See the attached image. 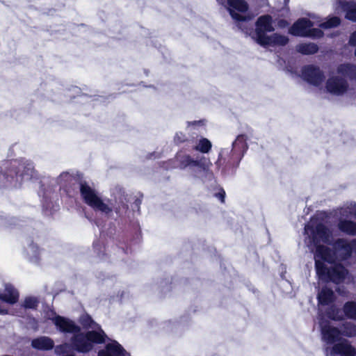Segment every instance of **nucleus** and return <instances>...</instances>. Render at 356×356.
<instances>
[{"label":"nucleus","mask_w":356,"mask_h":356,"mask_svg":"<svg viewBox=\"0 0 356 356\" xmlns=\"http://www.w3.org/2000/svg\"><path fill=\"white\" fill-rule=\"evenodd\" d=\"M175 140L177 142H183L185 140V136L182 133H177L175 136Z\"/></svg>","instance_id":"32"},{"label":"nucleus","mask_w":356,"mask_h":356,"mask_svg":"<svg viewBox=\"0 0 356 356\" xmlns=\"http://www.w3.org/2000/svg\"><path fill=\"white\" fill-rule=\"evenodd\" d=\"M98 356H130L116 341L108 343L104 349L98 353Z\"/></svg>","instance_id":"14"},{"label":"nucleus","mask_w":356,"mask_h":356,"mask_svg":"<svg viewBox=\"0 0 356 356\" xmlns=\"http://www.w3.org/2000/svg\"><path fill=\"white\" fill-rule=\"evenodd\" d=\"M343 334L350 337L356 335V326L351 323L345 325Z\"/></svg>","instance_id":"29"},{"label":"nucleus","mask_w":356,"mask_h":356,"mask_svg":"<svg viewBox=\"0 0 356 356\" xmlns=\"http://www.w3.org/2000/svg\"><path fill=\"white\" fill-rule=\"evenodd\" d=\"M176 159L179 163L180 168L197 167L200 172H203L209 178L212 177V172L210 170L212 163L209 159L202 156L200 159L195 160L191 156L186 154H179Z\"/></svg>","instance_id":"8"},{"label":"nucleus","mask_w":356,"mask_h":356,"mask_svg":"<svg viewBox=\"0 0 356 356\" xmlns=\"http://www.w3.org/2000/svg\"><path fill=\"white\" fill-rule=\"evenodd\" d=\"M288 42L289 38L286 36L278 33H273L268 35L261 46H284Z\"/></svg>","instance_id":"19"},{"label":"nucleus","mask_w":356,"mask_h":356,"mask_svg":"<svg viewBox=\"0 0 356 356\" xmlns=\"http://www.w3.org/2000/svg\"><path fill=\"white\" fill-rule=\"evenodd\" d=\"M31 346L33 348L38 350H48L53 348L54 343V341L48 337H40L32 340Z\"/></svg>","instance_id":"18"},{"label":"nucleus","mask_w":356,"mask_h":356,"mask_svg":"<svg viewBox=\"0 0 356 356\" xmlns=\"http://www.w3.org/2000/svg\"><path fill=\"white\" fill-rule=\"evenodd\" d=\"M18 298V291L10 284H6L4 289L0 291V300L8 304H15L17 302Z\"/></svg>","instance_id":"15"},{"label":"nucleus","mask_w":356,"mask_h":356,"mask_svg":"<svg viewBox=\"0 0 356 356\" xmlns=\"http://www.w3.org/2000/svg\"><path fill=\"white\" fill-rule=\"evenodd\" d=\"M334 299L333 291L327 288H323L318 294L319 317L326 316L330 319L339 320L341 312L334 305H331L327 311L324 307L329 306Z\"/></svg>","instance_id":"6"},{"label":"nucleus","mask_w":356,"mask_h":356,"mask_svg":"<svg viewBox=\"0 0 356 356\" xmlns=\"http://www.w3.org/2000/svg\"><path fill=\"white\" fill-rule=\"evenodd\" d=\"M305 242L312 251H314V259L317 275L323 281L335 283L350 282L344 264L352 253L356 256V238L337 239L334 245V252L321 243H330L333 239L331 230L316 219H312L305 227Z\"/></svg>","instance_id":"1"},{"label":"nucleus","mask_w":356,"mask_h":356,"mask_svg":"<svg viewBox=\"0 0 356 356\" xmlns=\"http://www.w3.org/2000/svg\"><path fill=\"white\" fill-rule=\"evenodd\" d=\"M67 347H68V346L67 343L57 346L55 348V353L58 355L65 353L67 351Z\"/></svg>","instance_id":"30"},{"label":"nucleus","mask_w":356,"mask_h":356,"mask_svg":"<svg viewBox=\"0 0 356 356\" xmlns=\"http://www.w3.org/2000/svg\"><path fill=\"white\" fill-rule=\"evenodd\" d=\"M211 147L212 145L210 140L206 138H201L194 147V149L198 152L205 154L208 153L211 150Z\"/></svg>","instance_id":"25"},{"label":"nucleus","mask_w":356,"mask_h":356,"mask_svg":"<svg viewBox=\"0 0 356 356\" xmlns=\"http://www.w3.org/2000/svg\"><path fill=\"white\" fill-rule=\"evenodd\" d=\"M8 314L7 309L0 306V314Z\"/></svg>","instance_id":"34"},{"label":"nucleus","mask_w":356,"mask_h":356,"mask_svg":"<svg viewBox=\"0 0 356 356\" xmlns=\"http://www.w3.org/2000/svg\"><path fill=\"white\" fill-rule=\"evenodd\" d=\"M349 43L353 46H356V31L352 34V35L350 38V40H349ZM355 54L356 56V49H355Z\"/></svg>","instance_id":"33"},{"label":"nucleus","mask_w":356,"mask_h":356,"mask_svg":"<svg viewBox=\"0 0 356 356\" xmlns=\"http://www.w3.org/2000/svg\"><path fill=\"white\" fill-rule=\"evenodd\" d=\"M343 310L347 317L356 319V302H348L345 304Z\"/></svg>","instance_id":"26"},{"label":"nucleus","mask_w":356,"mask_h":356,"mask_svg":"<svg viewBox=\"0 0 356 356\" xmlns=\"http://www.w3.org/2000/svg\"><path fill=\"white\" fill-rule=\"evenodd\" d=\"M207 122L204 120L188 122L187 130L193 134H202L206 131Z\"/></svg>","instance_id":"21"},{"label":"nucleus","mask_w":356,"mask_h":356,"mask_svg":"<svg viewBox=\"0 0 356 356\" xmlns=\"http://www.w3.org/2000/svg\"><path fill=\"white\" fill-rule=\"evenodd\" d=\"M227 8L228 9L232 17L237 21L250 20L252 16L243 15L238 13H243L248 10V6L243 0H227Z\"/></svg>","instance_id":"11"},{"label":"nucleus","mask_w":356,"mask_h":356,"mask_svg":"<svg viewBox=\"0 0 356 356\" xmlns=\"http://www.w3.org/2000/svg\"><path fill=\"white\" fill-rule=\"evenodd\" d=\"M70 177L68 173H63L60 175V178H68Z\"/></svg>","instance_id":"35"},{"label":"nucleus","mask_w":356,"mask_h":356,"mask_svg":"<svg viewBox=\"0 0 356 356\" xmlns=\"http://www.w3.org/2000/svg\"><path fill=\"white\" fill-rule=\"evenodd\" d=\"M302 76L305 81L316 86L321 85L325 79L323 72L313 65L305 67Z\"/></svg>","instance_id":"12"},{"label":"nucleus","mask_w":356,"mask_h":356,"mask_svg":"<svg viewBox=\"0 0 356 356\" xmlns=\"http://www.w3.org/2000/svg\"><path fill=\"white\" fill-rule=\"evenodd\" d=\"M311 18L312 21L306 18L298 19L291 27L289 33L296 36L320 38L323 35V32L317 29H312L313 26L318 25L323 29H329L337 26L340 23V19L337 17H332L323 23L314 15H312Z\"/></svg>","instance_id":"4"},{"label":"nucleus","mask_w":356,"mask_h":356,"mask_svg":"<svg viewBox=\"0 0 356 356\" xmlns=\"http://www.w3.org/2000/svg\"><path fill=\"white\" fill-rule=\"evenodd\" d=\"M38 304V300L36 298L32 296L26 297L23 301L22 306L26 309H35Z\"/></svg>","instance_id":"28"},{"label":"nucleus","mask_w":356,"mask_h":356,"mask_svg":"<svg viewBox=\"0 0 356 356\" xmlns=\"http://www.w3.org/2000/svg\"><path fill=\"white\" fill-rule=\"evenodd\" d=\"M348 89V83L347 81L340 76L332 75L325 83L326 92L333 95H343L347 92Z\"/></svg>","instance_id":"10"},{"label":"nucleus","mask_w":356,"mask_h":356,"mask_svg":"<svg viewBox=\"0 0 356 356\" xmlns=\"http://www.w3.org/2000/svg\"><path fill=\"white\" fill-rule=\"evenodd\" d=\"M325 316L319 317V325L321 327L322 340L327 345L334 343L340 335L339 330L332 326L330 322L325 319ZM325 352L327 356H333L340 355L342 356H355V349L350 346L346 340L342 341L330 347L329 346L325 348Z\"/></svg>","instance_id":"3"},{"label":"nucleus","mask_w":356,"mask_h":356,"mask_svg":"<svg viewBox=\"0 0 356 356\" xmlns=\"http://www.w3.org/2000/svg\"><path fill=\"white\" fill-rule=\"evenodd\" d=\"M28 259L33 263H38L42 257L43 251L35 243L29 244L24 250Z\"/></svg>","instance_id":"16"},{"label":"nucleus","mask_w":356,"mask_h":356,"mask_svg":"<svg viewBox=\"0 0 356 356\" xmlns=\"http://www.w3.org/2000/svg\"><path fill=\"white\" fill-rule=\"evenodd\" d=\"M339 218H355L356 219V204L349 203L344 204L342 207L338 209Z\"/></svg>","instance_id":"20"},{"label":"nucleus","mask_w":356,"mask_h":356,"mask_svg":"<svg viewBox=\"0 0 356 356\" xmlns=\"http://www.w3.org/2000/svg\"><path fill=\"white\" fill-rule=\"evenodd\" d=\"M337 72L342 76L356 79V67L350 64H343L338 67Z\"/></svg>","instance_id":"22"},{"label":"nucleus","mask_w":356,"mask_h":356,"mask_svg":"<svg viewBox=\"0 0 356 356\" xmlns=\"http://www.w3.org/2000/svg\"><path fill=\"white\" fill-rule=\"evenodd\" d=\"M83 326L86 328H90L92 330H98V327H101L88 316H83L81 318Z\"/></svg>","instance_id":"27"},{"label":"nucleus","mask_w":356,"mask_h":356,"mask_svg":"<svg viewBox=\"0 0 356 356\" xmlns=\"http://www.w3.org/2000/svg\"><path fill=\"white\" fill-rule=\"evenodd\" d=\"M247 140L248 137L244 134L238 136L232 144L233 148L238 152H245L248 149Z\"/></svg>","instance_id":"23"},{"label":"nucleus","mask_w":356,"mask_h":356,"mask_svg":"<svg viewBox=\"0 0 356 356\" xmlns=\"http://www.w3.org/2000/svg\"><path fill=\"white\" fill-rule=\"evenodd\" d=\"M219 3L223 4L224 3V0H217Z\"/></svg>","instance_id":"36"},{"label":"nucleus","mask_w":356,"mask_h":356,"mask_svg":"<svg viewBox=\"0 0 356 356\" xmlns=\"http://www.w3.org/2000/svg\"><path fill=\"white\" fill-rule=\"evenodd\" d=\"M220 197H222V201H223L224 195H221Z\"/></svg>","instance_id":"37"},{"label":"nucleus","mask_w":356,"mask_h":356,"mask_svg":"<svg viewBox=\"0 0 356 356\" xmlns=\"http://www.w3.org/2000/svg\"><path fill=\"white\" fill-rule=\"evenodd\" d=\"M333 8L337 13H346V18L356 22V3L347 2L345 0H336Z\"/></svg>","instance_id":"13"},{"label":"nucleus","mask_w":356,"mask_h":356,"mask_svg":"<svg viewBox=\"0 0 356 356\" xmlns=\"http://www.w3.org/2000/svg\"><path fill=\"white\" fill-rule=\"evenodd\" d=\"M24 172L21 175H18V172H16L15 165H13L11 168L9 169L6 173L1 174L0 172V186H17L21 181V177H32L33 176L34 168L33 164L31 163L24 167Z\"/></svg>","instance_id":"7"},{"label":"nucleus","mask_w":356,"mask_h":356,"mask_svg":"<svg viewBox=\"0 0 356 356\" xmlns=\"http://www.w3.org/2000/svg\"><path fill=\"white\" fill-rule=\"evenodd\" d=\"M274 27L272 17L269 15L259 17L255 24V30L252 32V38L261 46L268 37V33L273 32Z\"/></svg>","instance_id":"9"},{"label":"nucleus","mask_w":356,"mask_h":356,"mask_svg":"<svg viewBox=\"0 0 356 356\" xmlns=\"http://www.w3.org/2000/svg\"><path fill=\"white\" fill-rule=\"evenodd\" d=\"M338 229L350 236L356 235V222L347 218H339Z\"/></svg>","instance_id":"17"},{"label":"nucleus","mask_w":356,"mask_h":356,"mask_svg":"<svg viewBox=\"0 0 356 356\" xmlns=\"http://www.w3.org/2000/svg\"><path fill=\"white\" fill-rule=\"evenodd\" d=\"M80 192L84 202L94 210L110 215L113 208L102 200L98 193L86 183L80 184Z\"/></svg>","instance_id":"5"},{"label":"nucleus","mask_w":356,"mask_h":356,"mask_svg":"<svg viewBox=\"0 0 356 356\" xmlns=\"http://www.w3.org/2000/svg\"><path fill=\"white\" fill-rule=\"evenodd\" d=\"M296 50L303 54H312L318 51V47L314 43H302L296 47Z\"/></svg>","instance_id":"24"},{"label":"nucleus","mask_w":356,"mask_h":356,"mask_svg":"<svg viewBox=\"0 0 356 356\" xmlns=\"http://www.w3.org/2000/svg\"><path fill=\"white\" fill-rule=\"evenodd\" d=\"M127 209V204L125 203L122 202L121 206L115 207L114 210L116 212V213L120 215L122 210H125Z\"/></svg>","instance_id":"31"},{"label":"nucleus","mask_w":356,"mask_h":356,"mask_svg":"<svg viewBox=\"0 0 356 356\" xmlns=\"http://www.w3.org/2000/svg\"><path fill=\"white\" fill-rule=\"evenodd\" d=\"M49 318L60 331L74 334L71 339L72 347L80 353H84L92 350L95 344L104 343L107 337L101 327H98V330H90L84 334L80 332L79 326L68 318L53 313L52 316H49Z\"/></svg>","instance_id":"2"}]
</instances>
